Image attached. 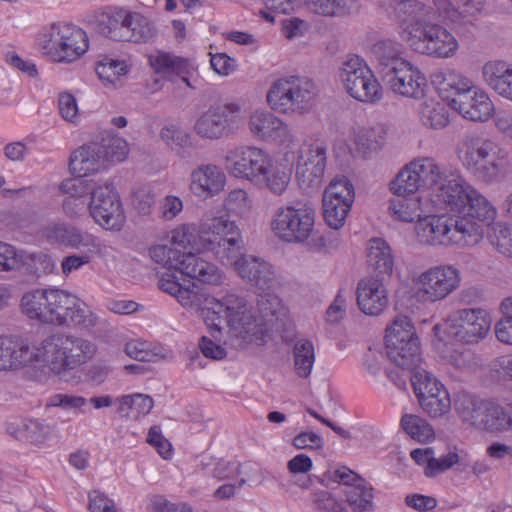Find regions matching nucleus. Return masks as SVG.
<instances>
[{"label":"nucleus","instance_id":"1","mask_svg":"<svg viewBox=\"0 0 512 512\" xmlns=\"http://www.w3.org/2000/svg\"><path fill=\"white\" fill-rule=\"evenodd\" d=\"M205 247L224 265L233 266L238 275L258 291L275 290L280 281L266 260L243 253L244 242L234 221L215 217L200 236Z\"/></svg>","mask_w":512,"mask_h":512},{"label":"nucleus","instance_id":"2","mask_svg":"<svg viewBox=\"0 0 512 512\" xmlns=\"http://www.w3.org/2000/svg\"><path fill=\"white\" fill-rule=\"evenodd\" d=\"M198 311L205 324L216 332H220L226 324L236 336L246 342L263 341L265 328L255 317L252 306L244 298L236 294H227L218 300L206 293L203 294Z\"/></svg>","mask_w":512,"mask_h":512},{"label":"nucleus","instance_id":"3","mask_svg":"<svg viewBox=\"0 0 512 512\" xmlns=\"http://www.w3.org/2000/svg\"><path fill=\"white\" fill-rule=\"evenodd\" d=\"M439 205L460 215L455 219H466L478 226L481 239L483 227L492 223L496 217V209L487 198L477 191L461 175L453 176L439 191Z\"/></svg>","mask_w":512,"mask_h":512},{"label":"nucleus","instance_id":"4","mask_svg":"<svg viewBox=\"0 0 512 512\" xmlns=\"http://www.w3.org/2000/svg\"><path fill=\"white\" fill-rule=\"evenodd\" d=\"M48 367L60 380L68 382L72 371L87 363L96 352L89 340L71 334H56L43 342Z\"/></svg>","mask_w":512,"mask_h":512},{"label":"nucleus","instance_id":"5","mask_svg":"<svg viewBox=\"0 0 512 512\" xmlns=\"http://www.w3.org/2000/svg\"><path fill=\"white\" fill-rule=\"evenodd\" d=\"M457 152L464 167L477 179L491 183L500 177L506 152L494 141L466 134L458 143Z\"/></svg>","mask_w":512,"mask_h":512},{"label":"nucleus","instance_id":"6","mask_svg":"<svg viewBox=\"0 0 512 512\" xmlns=\"http://www.w3.org/2000/svg\"><path fill=\"white\" fill-rule=\"evenodd\" d=\"M415 231L419 241L427 245L474 246L481 241L478 226L465 218L429 215L417 221Z\"/></svg>","mask_w":512,"mask_h":512},{"label":"nucleus","instance_id":"7","mask_svg":"<svg viewBox=\"0 0 512 512\" xmlns=\"http://www.w3.org/2000/svg\"><path fill=\"white\" fill-rule=\"evenodd\" d=\"M402 38L422 55L449 58L456 54L458 42L444 26L423 18H414L402 30Z\"/></svg>","mask_w":512,"mask_h":512},{"label":"nucleus","instance_id":"8","mask_svg":"<svg viewBox=\"0 0 512 512\" xmlns=\"http://www.w3.org/2000/svg\"><path fill=\"white\" fill-rule=\"evenodd\" d=\"M317 87L311 79L301 76H290L277 79L267 92V102L271 109L284 114L308 112Z\"/></svg>","mask_w":512,"mask_h":512},{"label":"nucleus","instance_id":"9","mask_svg":"<svg viewBox=\"0 0 512 512\" xmlns=\"http://www.w3.org/2000/svg\"><path fill=\"white\" fill-rule=\"evenodd\" d=\"M315 219V206L309 201L296 200L276 209L271 228L284 242L303 243L312 236Z\"/></svg>","mask_w":512,"mask_h":512},{"label":"nucleus","instance_id":"10","mask_svg":"<svg viewBox=\"0 0 512 512\" xmlns=\"http://www.w3.org/2000/svg\"><path fill=\"white\" fill-rule=\"evenodd\" d=\"M152 260L163 265L168 270L174 269L191 279L199 282L219 285L222 273L216 265L193 253L181 252L167 245H156L149 250Z\"/></svg>","mask_w":512,"mask_h":512},{"label":"nucleus","instance_id":"11","mask_svg":"<svg viewBox=\"0 0 512 512\" xmlns=\"http://www.w3.org/2000/svg\"><path fill=\"white\" fill-rule=\"evenodd\" d=\"M40 45L53 61L70 63L87 51L88 38L85 31L75 25L57 23L42 34Z\"/></svg>","mask_w":512,"mask_h":512},{"label":"nucleus","instance_id":"12","mask_svg":"<svg viewBox=\"0 0 512 512\" xmlns=\"http://www.w3.org/2000/svg\"><path fill=\"white\" fill-rule=\"evenodd\" d=\"M97 30L114 41L146 43L154 36L153 28L146 17L125 9L103 14L98 20Z\"/></svg>","mask_w":512,"mask_h":512},{"label":"nucleus","instance_id":"13","mask_svg":"<svg viewBox=\"0 0 512 512\" xmlns=\"http://www.w3.org/2000/svg\"><path fill=\"white\" fill-rule=\"evenodd\" d=\"M339 79L345 91L354 99L374 104L383 96V90L372 70L358 56H348L340 65Z\"/></svg>","mask_w":512,"mask_h":512},{"label":"nucleus","instance_id":"14","mask_svg":"<svg viewBox=\"0 0 512 512\" xmlns=\"http://www.w3.org/2000/svg\"><path fill=\"white\" fill-rule=\"evenodd\" d=\"M49 321L53 325H74L92 329L99 317L75 295L61 289H50Z\"/></svg>","mask_w":512,"mask_h":512},{"label":"nucleus","instance_id":"15","mask_svg":"<svg viewBox=\"0 0 512 512\" xmlns=\"http://www.w3.org/2000/svg\"><path fill=\"white\" fill-rule=\"evenodd\" d=\"M327 143L321 139L305 141L298 151L296 179L304 191L318 189L327 164Z\"/></svg>","mask_w":512,"mask_h":512},{"label":"nucleus","instance_id":"16","mask_svg":"<svg viewBox=\"0 0 512 512\" xmlns=\"http://www.w3.org/2000/svg\"><path fill=\"white\" fill-rule=\"evenodd\" d=\"M411 382L421 408L431 417L438 418L449 412L450 395L444 385L425 369H417Z\"/></svg>","mask_w":512,"mask_h":512},{"label":"nucleus","instance_id":"17","mask_svg":"<svg viewBox=\"0 0 512 512\" xmlns=\"http://www.w3.org/2000/svg\"><path fill=\"white\" fill-rule=\"evenodd\" d=\"M88 210L95 223L106 230L119 231L124 226L126 217L122 203L110 184L92 190Z\"/></svg>","mask_w":512,"mask_h":512},{"label":"nucleus","instance_id":"18","mask_svg":"<svg viewBox=\"0 0 512 512\" xmlns=\"http://www.w3.org/2000/svg\"><path fill=\"white\" fill-rule=\"evenodd\" d=\"M491 320L488 313L480 308L454 311L447 319V333L462 343H477L490 330Z\"/></svg>","mask_w":512,"mask_h":512},{"label":"nucleus","instance_id":"19","mask_svg":"<svg viewBox=\"0 0 512 512\" xmlns=\"http://www.w3.org/2000/svg\"><path fill=\"white\" fill-rule=\"evenodd\" d=\"M355 192L351 181L346 177L333 179L323 193V215L333 229L345 224L346 217L354 202Z\"/></svg>","mask_w":512,"mask_h":512},{"label":"nucleus","instance_id":"20","mask_svg":"<svg viewBox=\"0 0 512 512\" xmlns=\"http://www.w3.org/2000/svg\"><path fill=\"white\" fill-rule=\"evenodd\" d=\"M460 281V272L452 265L431 267L418 276L417 294L427 302L440 301L455 291Z\"/></svg>","mask_w":512,"mask_h":512},{"label":"nucleus","instance_id":"21","mask_svg":"<svg viewBox=\"0 0 512 512\" xmlns=\"http://www.w3.org/2000/svg\"><path fill=\"white\" fill-rule=\"evenodd\" d=\"M269 166V155L257 147H239L228 151L225 156V167L231 175L256 184L264 178Z\"/></svg>","mask_w":512,"mask_h":512},{"label":"nucleus","instance_id":"22","mask_svg":"<svg viewBox=\"0 0 512 512\" xmlns=\"http://www.w3.org/2000/svg\"><path fill=\"white\" fill-rule=\"evenodd\" d=\"M42 236L48 243L59 244L65 247L89 252L102 251L101 240L92 233L66 222H51L42 229Z\"/></svg>","mask_w":512,"mask_h":512},{"label":"nucleus","instance_id":"23","mask_svg":"<svg viewBox=\"0 0 512 512\" xmlns=\"http://www.w3.org/2000/svg\"><path fill=\"white\" fill-rule=\"evenodd\" d=\"M237 104L210 106L196 119L194 132L203 139L219 140L229 136L233 131L231 114L239 111Z\"/></svg>","mask_w":512,"mask_h":512},{"label":"nucleus","instance_id":"24","mask_svg":"<svg viewBox=\"0 0 512 512\" xmlns=\"http://www.w3.org/2000/svg\"><path fill=\"white\" fill-rule=\"evenodd\" d=\"M386 71L381 78L394 93L411 98L423 96L426 79L410 62L400 63L395 69Z\"/></svg>","mask_w":512,"mask_h":512},{"label":"nucleus","instance_id":"25","mask_svg":"<svg viewBox=\"0 0 512 512\" xmlns=\"http://www.w3.org/2000/svg\"><path fill=\"white\" fill-rule=\"evenodd\" d=\"M251 133L264 141H275L290 145L295 141V134L282 119L268 111H255L249 118Z\"/></svg>","mask_w":512,"mask_h":512},{"label":"nucleus","instance_id":"26","mask_svg":"<svg viewBox=\"0 0 512 512\" xmlns=\"http://www.w3.org/2000/svg\"><path fill=\"white\" fill-rule=\"evenodd\" d=\"M148 59L155 73L169 81L180 79L187 86L191 87L189 77L196 70L191 59L164 51H156L150 54Z\"/></svg>","mask_w":512,"mask_h":512},{"label":"nucleus","instance_id":"27","mask_svg":"<svg viewBox=\"0 0 512 512\" xmlns=\"http://www.w3.org/2000/svg\"><path fill=\"white\" fill-rule=\"evenodd\" d=\"M438 16L449 24H473L484 7V0H433Z\"/></svg>","mask_w":512,"mask_h":512},{"label":"nucleus","instance_id":"28","mask_svg":"<svg viewBox=\"0 0 512 512\" xmlns=\"http://www.w3.org/2000/svg\"><path fill=\"white\" fill-rule=\"evenodd\" d=\"M225 182V174L221 168L213 164H202L190 174V190L201 199L219 194L224 189Z\"/></svg>","mask_w":512,"mask_h":512},{"label":"nucleus","instance_id":"29","mask_svg":"<svg viewBox=\"0 0 512 512\" xmlns=\"http://www.w3.org/2000/svg\"><path fill=\"white\" fill-rule=\"evenodd\" d=\"M410 168L417 175L423 188L433 189L434 202L439 204V191L453 176L458 173H447L445 169L438 165L436 160L431 157H420L412 160Z\"/></svg>","mask_w":512,"mask_h":512},{"label":"nucleus","instance_id":"30","mask_svg":"<svg viewBox=\"0 0 512 512\" xmlns=\"http://www.w3.org/2000/svg\"><path fill=\"white\" fill-rule=\"evenodd\" d=\"M356 295L360 310L367 315H379L388 303L387 291L382 278L371 276L360 280Z\"/></svg>","mask_w":512,"mask_h":512},{"label":"nucleus","instance_id":"31","mask_svg":"<svg viewBox=\"0 0 512 512\" xmlns=\"http://www.w3.org/2000/svg\"><path fill=\"white\" fill-rule=\"evenodd\" d=\"M473 406L469 419L475 427L488 432L508 430V413L502 406L490 402H479Z\"/></svg>","mask_w":512,"mask_h":512},{"label":"nucleus","instance_id":"32","mask_svg":"<svg viewBox=\"0 0 512 512\" xmlns=\"http://www.w3.org/2000/svg\"><path fill=\"white\" fill-rule=\"evenodd\" d=\"M453 109L466 119L485 121L491 116L494 106L488 95L474 86L470 93L460 94Z\"/></svg>","mask_w":512,"mask_h":512},{"label":"nucleus","instance_id":"33","mask_svg":"<svg viewBox=\"0 0 512 512\" xmlns=\"http://www.w3.org/2000/svg\"><path fill=\"white\" fill-rule=\"evenodd\" d=\"M433 83L437 85L438 91L449 105L454 108L455 100L460 94L470 93L474 88L472 81L455 70L436 73L433 76Z\"/></svg>","mask_w":512,"mask_h":512},{"label":"nucleus","instance_id":"34","mask_svg":"<svg viewBox=\"0 0 512 512\" xmlns=\"http://www.w3.org/2000/svg\"><path fill=\"white\" fill-rule=\"evenodd\" d=\"M486 84L498 95L512 101V64L495 60L482 68Z\"/></svg>","mask_w":512,"mask_h":512},{"label":"nucleus","instance_id":"35","mask_svg":"<svg viewBox=\"0 0 512 512\" xmlns=\"http://www.w3.org/2000/svg\"><path fill=\"white\" fill-rule=\"evenodd\" d=\"M386 354L389 360L396 366L410 370L412 374L417 369H421V352L419 339L408 341V343H400L398 339L391 343H386Z\"/></svg>","mask_w":512,"mask_h":512},{"label":"nucleus","instance_id":"36","mask_svg":"<svg viewBox=\"0 0 512 512\" xmlns=\"http://www.w3.org/2000/svg\"><path fill=\"white\" fill-rule=\"evenodd\" d=\"M367 264L376 274L375 278L380 276H390L394 267V256L390 245L382 238H372L367 243Z\"/></svg>","mask_w":512,"mask_h":512},{"label":"nucleus","instance_id":"37","mask_svg":"<svg viewBox=\"0 0 512 512\" xmlns=\"http://www.w3.org/2000/svg\"><path fill=\"white\" fill-rule=\"evenodd\" d=\"M158 287L163 292L175 296L183 306L194 308L198 311L204 293L199 291L194 284L192 288L183 286L171 270L161 275Z\"/></svg>","mask_w":512,"mask_h":512},{"label":"nucleus","instance_id":"38","mask_svg":"<svg viewBox=\"0 0 512 512\" xmlns=\"http://www.w3.org/2000/svg\"><path fill=\"white\" fill-rule=\"evenodd\" d=\"M103 161L97 142H93L81 146L71 154L69 167L74 174L86 176L97 172Z\"/></svg>","mask_w":512,"mask_h":512},{"label":"nucleus","instance_id":"39","mask_svg":"<svg viewBox=\"0 0 512 512\" xmlns=\"http://www.w3.org/2000/svg\"><path fill=\"white\" fill-rule=\"evenodd\" d=\"M371 54L378 63L380 76L387 72L386 69H395L400 63L406 62L402 57V45L392 39H381L374 43L371 47Z\"/></svg>","mask_w":512,"mask_h":512},{"label":"nucleus","instance_id":"40","mask_svg":"<svg viewBox=\"0 0 512 512\" xmlns=\"http://www.w3.org/2000/svg\"><path fill=\"white\" fill-rule=\"evenodd\" d=\"M50 289H37L27 292L21 299V310L30 319L48 324Z\"/></svg>","mask_w":512,"mask_h":512},{"label":"nucleus","instance_id":"41","mask_svg":"<svg viewBox=\"0 0 512 512\" xmlns=\"http://www.w3.org/2000/svg\"><path fill=\"white\" fill-rule=\"evenodd\" d=\"M215 218L211 219L209 223L203 224L199 233H196L194 227L189 225H183L179 228H176L172 231L171 236V244L173 249H180L181 252L193 253L198 256V252L203 249L209 251L204 243L202 242L200 236L204 230H207L211 225L212 221Z\"/></svg>","mask_w":512,"mask_h":512},{"label":"nucleus","instance_id":"42","mask_svg":"<svg viewBox=\"0 0 512 512\" xmlns=\"http://www.w3.org/2000/svg\"><path fill=\"white\" fill-rule=\"evenodd\" d=\"M0 342V371L17 369L31 361L28 346L4 337Z\"/></svg>","mask_w":512,"mask_h":512},{"label":"nucleus","instance_id":"43","mask_svg":"<svg viewBox=\"0 0 512 512\" xmlns=\"http://www.w3.org/2000/svg\"><path fill=\"white\" fill-rule=\"evenodd\" d=\"M312 13L325 17H343L357 10L356 0H304Z\"/></svg>","mask_w":512,"mask_h":512},{"label":"nucleus","instance_id":"44","mask_svg":"<svg viewBox=\"0 0 512 512\" xmlns=\"http://www.w3.org/2000/svg\"><path fill=\"white\" fill-rule=\"evenodd\" d=\"M291 175V165L278 162L273 164L270 160V166L264 172V178L259 184H265L271 193L280 196L286 191Z\"/></svg>","mask_w":512,"mask_h":512},{"label":"nucleus","instance_id":"45","mask_svg":"<svg viewBox=\"0 0 512 512\" xmlns=\"http://www.w3.org/2000/svg\"><path fill=\"white\" fill-rule=\"evenodd\" d=\"M346 503L353 512H371L373 510V488L367 481H360L345 491Z\"/></svg>","mask_w":512,"mask_h":512},{"label":"nucleus","instance_id":"46","mask_svg":"<svg viewBox=\"0 0 512 512\" xmlns=\"http://www.w3.org/2000/svg\"><path fill=\"white\" fill-rule=\"evenodd\" d=\"M293 356L297 375L301 378H308L315 362L313 343L307 339L298 340L294 345Z\"/></svg>","mask_w":512,"mask_h":512},{"label":"nucleus","instance_id":"47","mask_svg":"<svg viewBox=\"0 0 512 512\" xmlns=\"http://www.w3.org/2000/svg\"><path fill=\"white\" fill-rule=\"evenodd\" d=\"M389 209L393 215L404 222H413L420 218V202L419 199L413 195L410 196H398L390 200Z\"/></svg>","mask_w":512,"mask_h":512},{"label":"nucleus","instance_id":"48","mask_svg":"<svg viewBox=\"0 0 512 512\" xmlns=\"http://www.w3.org/2000/svg\"><path fill=\"white\" fill-rule=\"evenodd\" d=\"M119 401V411L121 413H125V416L133 419L147 415L154 406L153 399L144 394L122 396Z\"/></svg>","mask_w":512,"mask_h":512},{"label":"nucleus","instance_id":"49","mask_svg":"<svg viewBox=\"0 0 512 512\" xmlns=\"http://www.w3.org/2000/svg\"><path fill=\"white\" fill-rule=\"evenodd\" d=\"M401 427L411 438L419 442H428L434 438L433 428L420 416L413 414L403 415Z\"/></svg>","mask_w":512,"mask_h":512},{"label":"nucleus","instance_id":"50","mask_svg":"<svg viewBox=\"0 0 512 512\" xmlns=\"http://www.w3.org/2000/svg\"><path fill=\"white\" fill-rule=\"evenodd\" d=\"M385 136L386 132L381 125L361 128L355 135V144L364 153L377 151L383 146Z\"/></svg>","mask_w":512,"mask_h":512},{"label":"nucleus","instance_id":"51","mask_svg":"<svg viewBox=\"0 0 512 512\" xmlns=\"http://www.w3.org/2000/svg\"><path fill=\"white\" fill-rule=\"evenodd\" d=\"M390 188L394 195L410 196L423 188L419 182L417 175L412 172L410 163L406 164L397 174L396 178L391 182Z\"/></svg>","mask_w":512,"mask_h":512},{"label":"nucleus","instance_id":"52","mask_svg":"<svg viewBox=\"0 0 512 512\" xmlns=\"http://www.w3.org/2000/svg\"><path fill=\"white\" fill-rule=\"evenodd\" d=\"M97 146L104 161L121 162L128 154L127 142L116 135L103 137Z\"/></svg>","mask_w":512,"mask_h":512},{"label":"nucleus","instance_id":"53","mask_svg":"<svg viewBox=\"0 0 512 512\" xmlns=\"http://www.w3.org/2000/svg\"><path fill=\"white\" fill-rule=\"evenodd\" d=\"M395 339H398L400 343L418 339L415 328L407 316H396L392 325L386 329L385 342L391 343Z\"/></svg>","mask_w":512,"mask_h":512},{"label":"nucleus","instance_id":"54","mask_svg":"<svg viewBox=\"0 0 512 512\" xmlns=\"http://www.w3.org/2000/svg\"><path fill=\"white\" fill-rule=\"evenodd\" d=\"M420 113L421 120L427 127L442 129L449 123L448 109L443 103H424Z\"/></svg>","mask_w":512,"mask_h":512},{"label":"nucleus","instance_id":"55","mask_svg":"<svg viewBox=\"0 0 512 512\" xmlns=\"http://www.w3.org/2000/svg\"><path fill=\"white\" fill-rule=\"evenodd\" d=\"M96 73L99 79L106 85H115L122 75L127 72V66L124 61L104 58L96 66Z\"/></svg>","mask_w":512,"mask_h":512},{"label":"nucleus","instance_id":"56","mask_svg":"<svg viewBox=\"0 0 512 512\" xmlns=\"http://www.w3.org/2000/svg\"><path fill=\"white\" fill-rule=\"evenodd\" d=\"M23 440L33 445L43 444L51 435V426L43 420L24 419L23 420Z\"/></svg>","mask_w":512,"mask_h":512},{"label":"nucleus","instance_id":"57","mask_svg":"<svg viewBox=\"0 0 512 512\" xmlns=\"http://www.w3.org/2000/svg\"><path fill=\"white\" fill-rule=\"evenodd\" d=\"M312 503L317 512H348L345 502L328 491L314 492Z\"/></svg>","mask_w":512,"mask_h":512},{"label":"nucleus","instance_id":"58","mask_svg":"<svg viewBox=\"0 0 512 512\" xmlns=\"http://www.w3.org/2000/svg\"><path fill=\"white\" fill-rule=\"evenodd\" d=\"M245 470L256 472L258 468L256 465L251 463L241 465L221 459L215 464V467L212 470V476L218 480H225L238 474L245 473Z\"/></svg>","mask_w":512,"mask_h":512},{"label":"nucleus","instance_id":"59","mask_svg":"<svg viewBox=\"0 0 512 512\" xmlns=\"http://www.w3.org/2000/svg\"><path fill=\"white\" fill-rule=\"evenodd\" d=\"M160 137L172 150H180L190 145V136L181 127L167 125L160 131Z\"/></svg>","mask_w":512,"mask_h":512},{"label":"nucleus","instance_id":"60","mask_svg":"<svg viewBox=\"0 0 512 512\" xmlns=\"http://www.w3.org/2000/svg\"><path fill=\"white\" fill-rule=\"evenodd\" d=\"M84 176L77 175L74 179H66L60 184V190L67 194L66 197H75L85 199V196L90 194L93 189L91 182L83 178Z\"/></svg>","mask_w":512,"mask_h":512},{"label":"nucleus","instance_id":"61","mask_svg":"<svg viewBox=\"0 0 512 512\" xmlns=\"http://www.w3.org/2000/svg\"><path fill=\"white\" fill-rule=\"evenodd\" d=\"M24 254L6 243L0 242V270H16L24 266Z\"/></svg>","mask_w":512,"mask_h":512},{"label":"nucleus","instance_id":"62","mask_svg":"<svg viewBox=\"0 0 512 512\" xmlns=\"http://www.w3.org/2000/svg\"><path fill=\"white\" fill-rule=\"evenodd\" d=\"M494 234L490 236L491 243L498 252L512 257V229L502 224L493 227Z\"/></svg>","mask_w":512,"mask_h":512},{"label":"nucleus","instance_id":"63","mask_svg":"<svg viewBox=\"0 0 512 512\" xmlns=\"http://www.w3.org/2000/svg\"><path fill=\"white\" fill-rule=\"evenodd\" d=\"M273 291H260L258 294L257 307L263 318L276 316L281 309V300Z\"/></svg>","mask_w":512,"mask_h":512},{"label":"nucleus","instance_id":"64","mask_svg":"<svg viewBox=\"0 0 512 512\" xmlns=\"http://www.w3.org/2000/svg\"><path fill=\"white\" fill-rule=\"evenodd\" d=\"M319 483L325 485L326 481H334L347 486V488L351 487L354 484H359L360 481H365L362 477L356 474L354 471L350 470L347 467H342L340 469H336L334 471H328L321 477H315Z\"/></svg>","mask_w":512,"mask_h":512}]
</instances>
